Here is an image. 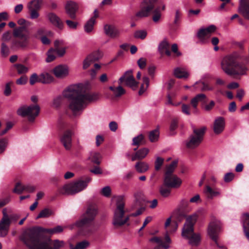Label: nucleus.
Wrapping results in <instances>:
<instances>
[{
  "label": "nucleus",
  "instance_id": "nucleus-9",
  "mask_svg": "<svg viewBox=\"0 0 249 249\" xmlns=\"http://www.w3.org/2000/svg\"><path fill=\"white\" fill-rule=\"evenodd\" d=\"M206 127L203 126L200 128H194L193 133L186 142V145L188 148H194L201 142Z\"/></svg>",
  "mask_w": 249,
  "mask_h": 249
},
{
  "label": "nucleus",
  "instance_id": "nucleus-7",
  "mask_svg": "<svg viewBox=\"0 0 249 249\" xmlns=\"http://www.w3.org/2000/svg\"><path fill=\"white\" fill-rule=\"evenodd\" d=\"M97 213V209L95 206H89L88 207L86 213L83 214V217L76 222V225L78 227H93L92 224Z\"/></svg>",
  "mask_w": 249,
  "mask_h": 249
},
{
  "label": "nucleus",
  "instance_id": "nucleus-42",
  "mask_svg": "<svg viewBox=\"0 0 249 249\" xmlns=\"http://www.w3.org/2000/svg\"><path fill=\"white\" fill-rule=\"evenodd\" d=\"M159 128H156L150 132L149 134V139L151 142H155L158 141L159 137Z\"/></svg>",
  "mask_w": 249,
  "mask_h": 249
},
{
  "label": "nucleus",
  "instance_id": "nucleus-18",
  "mask_svg": "<svg viewBox=\"0 0 249 249\" xmlns=\"http://www.w3.org/2000/svg\"><path fill=\"white\" fill-rule=\"evenodd\" d=\"M46 17L50 22L53 26L61 29L63 27V23L59 17L53 12L46 14Z\"/></svg>",
  "mask_w": 249,
  "mask_h": 249
},
{
  "label": "nucleus",
  "instance_id": "nucleus-56",
  "mask_svg": "<svg viewBox=\"0 0 249 249\" xmlns=\"http://www.w3.org/2000/svg\"><path fill=\"white\" fill-rule=\"evenodd\" d=\"M30 13V18L32 19H35L37 18L39 16V14L38 10L28 9Z\"/></svg>",
  "mask_w": 249,
  "mask_h": 249
},
{
  "label": "nucleus",
  "instance_id": "nucleus-32",
  "mask_svg": "<svg viewBox=\"0 0 249 249\" xmlns=\"http://www.w3.org/2000/svg\"><path fill=\"white\" fill-rule=\"evenodd\" d=\"M42 0H33L27 4L28 9L39 10L42 5Z\"/></svg>",
  "mask_w": 249,
  "mask_h": 249
},
{
  "label": "nucleus",
  "instance_id": "nucleus-51",
  "mask_svg": "<svg viewBox=\"0 0 249 249\" xmlns=\"http://www.w3.org/2000/svg\"><path fill=\"white\" fill-rule=\"evenodd\" d=\"M164 162V159L160 157H157L155 162V169L156 171H159Z\"/></svg>",
  "mask_w": 249,
  "mask_h": 249
},
{
  "label": "nucleus",
  "instance_id": "nucleus-46",
  "mask_svg": "<svg viewBox=\"0 0 249 249\" xmlns=\"http://www.w3.org/2000/svg\"><path fill=\"white\" fill-rule=\"evenodd\" d=\"M243 229H249V213H246L242 215Z\"/></svg>",
  "mask_w": 249,
  "mask_h": 249
},
{
  "label": "nucleus",
  "instance_id": "nucleus-55",
  "mask_svg": "<svg viewBox=\"0 0 249 249\" xmlns=\"http://www.w3.org/2000/svg\"><path fill=\"white\" fill-rule=\"evenodd\" d=\"M170 190L168 188L161 186L160 188V193L164 197H167L170 194Z\"/></svg>",
  "mask_w": 249,
  "mask_h": 249
},
{
  "label": "nucleus",
  "instance_id": "nucleus-29",
  "mask_svg": "<svg viewBox=\"0 0 249 249\" xmlns=\"http://www.w3.org/2000/svg\"><path fill=\"white\" fill-rule=\"evenodd\" d=\"M248 70V68L244 65H241L237 61V65H236L234 71L232 72V75H244L247 74V71Z\"/></svg>",
  "mask_w": 249,
  "mask_h": 249
},
{
  "label": "nucleus",
  "instance_id": "nucleus-24",
  "mask_svg": "<svg viewBox=\"0 0 249 249\" xmlns=\"http://www.w3.org/2000/svg\"><path fill=\"white\" fill-rule=\"evenodd\" d=\"M53 72L57 78H63L69 74V69L67 66L58 65L53 69Z\"/></svg>",
  "mask_w": 249,
  "mask_h": 249
},
{
  "label": "nucleus",
  "instance_id": "nucleus-43",
  "mask_svg": "<svg viewBox=\"0 0 249 249\" xmlns=\"http://www.w3.org/2000/svg\"><path fill=\"white\" fill-rule=\"evenodd\" d=\"M63 98H65L64 97H63V94L62 95H58L56 96H55L52 102V106L53 107L57 108L60 107V106L61 105Z\"/></svg>",
  "mask_w": 249,
  "mask_h": 249
},
{
  "label": "nucleus",
  "instance_id": "nucleus-35",
  "mask_svg": "<svg viewBox=\"0 0 249 249\" xmlns=\"http://www.w3.org/2000/svg\"><path fill=\"white\" fill-rule=\"evenodd\" d=\"M109 89L112 91L115 97H121L122 95L124 94L125 92V90L121 86L117 87L110 86Z\"/></svg>",
  "mask_w": 249,
  "mask_h": 249
},
{
  "label": "nucleus",
  "instance_id": "nucleus-16",
  "mask_svg": "<svg viewBox=\"0 0 249 249\" xmlns=\"http://www.w3.org/2000/svg\"><path fill=\"white\" fill-rule=\"evenodd\" d=\"M145 1H144L141 5L140 10L136 14V16L139 18H143L149 16L150 12L154 8L153 4H147L144 5Z\"/></svg>",
  "mask_w": 249,
  "mask_h": 249
},
{
  "label": "nucleus",
  "instance_id": "nucleus-47",
  "mask_svg": "<svg viewBox=\"0 0 249 249\" xmlns=\"http://www.w3.org/2000/svg\"><path fill=\"white\" fill-rule=\"evenodd\" d=\"M63 230V228L61 226H57L52 229H48L45 230V231L51 234H53L55 233H58L62 232Z\"/></svg>",
  "mask_w": 249,
  "mask_h": 249
},
{
  "label": "nucleus",
  "instance_id": "nucleus-40",
  "mask_svg": "<svg viewBox=\"0 0 249 249\" xmlns=\"http://www.w3.org/2000/svg\"><path fill=\"white\" fill-rule=\"evenodd\" d=\"M9 144V140L6 138H0V155L3 154L6 151Z\"/></svg>",
  "mask_w": 249,
  "mask_h": 249
},
{
  "label": "nucleus",
  "instance_id": "nucleus-49",
  "mask_svg": "<svg viewBox=\"0 0 249 249\" xmlns=\"http://www.w3.org/2000/svg\"><path fill=\"white\" fill-rule=\"evenodd\" d=\"M24 191H25V185H22L20 182L17 183L13 189V192L17 194H21Z\"/></svg>",
  "mask_w": 249,
  "mask_h": 249
},
{
  "label": "nucleus",
  "instance_id": "nucleus-21",
  "mask_svg": "<svg viewBox=\"0 0 249 249\" xmlns=\"http://www.w3.org/2000/svg\"><path fill=\"white\" fill-rule=\"evenodd\" d=\"M225 126V121L223 117H218L214 121L213 130L215 134H219L224 130Z\"/></svg>",
  "mask_w": 249,
  "mask_h": 249
},
{
  "label": "nucleus",
  "instance_id": "nucleus-10",
  "mask_svg": "<svg viewBox=\"0 0 249 249\" xmlns=\"http://www.w3.org/2000/svg\"><path fill=\"white\" fill-rule=\"evenodd\" d=\"M13 35L15 37L22 40V41H16L15 45L22 48L27 46L28 40L29 38V32L26 27L20 26L15 29Z\"/></svg>",
  "mask_w": 249,
  "mask_h": 249
},
{
  "label": "nucleus",
  "instance_id": "nucleus-6",
  "mask_svg": "<svg viewBox=\"0 0 249 249\" xmlns=\"http://www.w3.org/2000/svg\"><path fill=\"white\" fill-rule=\"evenodd\" d=\"M116 209L114 211L112 223L115 226H121L128 221L129 216L124 214L125 202L123 196L116 197Z\"/></svg>",
  "mask_w": 249,
  "mask_h": 249
},
{
  "label": "nucleus",
  "instance_id": "nucleus-63",
  "mask_svg": "<svg viewBox=\"0 0 249 249\" xmlns=\"http://www.w3.org/2000/svg\"><path fill=\"white\" fill-rule=\"evenodd\" d=\"M182 112L187 115H190L191 112H190V106L186 105V104H182V107H181Z\"/></svg>",
  "mask_w": 249,
  "mask_h": 249
},
{
  "label": "nucleus",
  "instance_id": "nucleus-37",
  "mask_svg": "<svg viewBox=\"0 0 249 249\" xmlns=\"http://www.w3.org/2000/svg\"><path fill=\"white\" fill-rule=\"evenodd\" d=\"M94 18H91L85 24L84 31L87 33H90L93 30L94 25L95 23Z\"/></svg>",
  "mask_w": 249,
  "mask_h": 249
},
{
  "label": "nucleus",
  "instance_id": "nucleus-28",
  "mask_svg": "<svg viewBox=\"0 0 249 249\" xmlns=\"http://www.w3.org/2000/svg\"><path fill=\"white\" fill-rule=\"evenodd\" d=\"M175 76L178 78H187L189 76V72L184 68H177L174 71Z\"/></svg>",
  "mask_w": 249,
  "mask_h": 249
},
{
  "label": "nucleus",
  "instance_id": "nucleus-30",
  "mask_svg": "<svg viewBox=\"0 0 249 249\" xmlns=\"http://www.w3.org/2000/svg\"><path fill=\"white\" fill-rule=\"evenodd\" d=\"M135 168L138 173H143L148 170L149 166L145 162L139 161L135 164Z\"/></svg>",
  "mask_w": 249,
  "mask_h": 249
},
{
  "label": "nucleus",
  "instance_id": "nucleus-38",
  "mask_svg": "<svg viewBox=\"0 0 249 249\" xmlns=\"http://www.w3.org/2000/svg\"><path fill=\"white\" fill-rule=\"evenodd\" d=\"M53 81V77L48 73H42L40 75L39 82L43 84H49Z\"/></svg>",
  "mask_w": 249,
  "mask_h": 249
},
{
  "label": "nucleus",
  "instance_id": "nucleus-15",
  "mask_svg": "<svg viewBox=\"0 0 249 249\" xmlns=\"http://www.w3.org/2000/svg\"><path fill=\"white\" fill-rule=\"evenodd\" d=\"M216 30V27L211 25L206 28L200 29L197 33V37L202 42H205L206 38L208 37L211 34Z\"/></svg>",
  "mask_w": 249,
  "mask_h": 249
},
{
  "label": "nucleus",
  "instance_id": "nucleus-13",
  "mask_svg": "<svg viewBox=\"0 0 249 249\" xmlns=\"http://www.w3.org/2000/svg\"><path fill=\"white\" fill-rule=\"evenodd\" d=\"M164 185L168 187L178 188L182 184V180L177 176L173 175L169 176H164Z\"/></svg>",
  "mask_w": 249,
  "mask_h": 249
},
{
  "label": "nucleus",
  "instance_id": "nucleus-19",
  "mask_svg": "<svg viewBox=\"0 0 249 249\" xmlns=\"http://www.w3.org/2000/svg\"><path fill=\"white\" fill-rule=\"evenodd\" d=\"M203 192L207 197L210 199L219 196L221 195L220 189L213 186H211L209 184L205 185Z\"/></svg>",
  "mask_w": 249,
  "mask_h": 249
},
{
  "label": "nucleus",
  "instance_id": "nucleus-25",
  "mask_svg": "<svg viewBox=\"0 0 249 249\" xmlns=\"http://www.w3.org/2000/svg\"><path fill=\"white\" fill-rule=\"evenodd\" d=\"M151 242H155L159 245L160 247L163 249H168L170 248V244L171 243V239L168 234L165 236V242L163 243L161 238L159 237H154L149 239Z\"/></svg>",
  "mask_w": 249,
  "mask_h": 249
},
{
  "label": "nucleus",
  "instance_id": "nucleus-11",
  "mask_svg": "<svg viewBox=\"0 0 249 249\" xmlns=\"http://www.w3.org/2000/svg\"><path fill=\"white\" fill-rule=\"evenodd\" d=\"M221 226V223L219 221L214 220L212 221L209 224L208 229V233L211 238L215 241L217 246L220 249H227L224 246H219L217 242L218 234L220 230Z\"/></svg>",
  "mask_w": 249,
  "mask_h": 249
},
{
  "label": "nucleus",
  "instance_id": "nucleus-50",
  "mask_svg": "<svg viewBox=\"0 0 249 249\" xmlns=\"http://www.w3.org/2000/svg\"><path fill=\"white\" fill-rule=\"evenodd\" d=\"M18 73L23 74L28 72L29 69L22 64H16L15 65Z\"/></svg>",
  "mask_w": 249,
  "mask_h": 249
},
{
  "label": "nucleus",
  "instance_id": "nucleus-8",
  "mask_svg": "<svg viewBox=\"0 0 249 249\" xmlns=\"http://www.w3.org/2000/svg\"><path fill=\"white\" fill-rule=\"evenodd\" d=\"M40 112L39 106L36 104L33 105L21 107L17 110V113L22 117L27 116L30 122H33Z\"/></svg>",
  "mask_w": 249,
  "mask_h": 249
},
{
  "label": "nucleus",
  "instance_id": "nucleus-61",
  "mask_svg": "<svg viewBox=\"0 0 249 249\" xmlns=\"http://www.w3.org/2000/svg\"><path fill=\"white\" fill-rule=\"evenodd\" d=\"M178 120L176 119H173L172 120L170 125V130L171 132H172V134H173V132L178 127Z\"/></svg>",
  "mask_w": 249,
  "mask_h": 249
},
{
  "label": "nucleus",
  "instance_id": "nucleus-62",
  "mask_svg": "<svg viewBox=\"0 0 249 249\" xmlns=\"http://www.w3.org/2000/svg\"><path fill=\"white\" fill-rule=\"evenodd\" d=\"M66 22L69 28L71 29H76L78 25V23L77 22L73 21L71 20H67Z\"/></svg>",
  "mask_w": 249,
  "mask_h": 249
},
{
  "label": "nucleus",
  "instance_id": "nucleus-31",
  "mask_svg": "<svg viewBox=\"0 0 249 249\" xmlns=\"http://www.w3.org/2000/svg\"><path fill=\"white\" fill-rule=\"evenodd\" d=\"M3 216L0 221V226L9 229L11 224L10 218L5 210L2 212Z\"/></svg>",
  "mask_w": 249,
  "mask_h": 249
},
{
  "label": "nucleus",
  "instance_id": "nucleus-26",
  "mask_svg": "<svg viewBox=\"0 0 249 249\" xmlns=\"http://www.w3.org/2000/svg\"><path fill=\"white\" fill-rule=\"evenodd\" d=\"M193 91H210L213 89V88L210 87L209 85L203 81L200 80L196 82L193 86Z\"/></svg>",
  "mask_w": 249,
  "mask_h": 249
},
{
  "label": "nucleus",
  "instance_id": "nucleus-14",
  "mask_svg": "<svg viewBox=\"0 0 249 249\" xmlns=\"http://www.w3.org/2000/svg\"><path fill=\"white\" fill-rule=\"evenodd\" d=\"M72 130H67L64 131L60 136V142L67 150H70L72 147Z\"/></svg>",
  "mask_w": 249,
  "mask_h": 249
},
{
  "label": "nucleus",
  "instance_id": "nucleus-17",
  "mask_svg": "<svg viewBox=\"0 0 249 249\" xmlns=\"http://www.w3.org/2000/svg\"><path fill=\"white\" fill-rule=\"evenodd\" d=\"M105 34L111 38H117L120 35V31L115 25L106 24L104 26Z\"/></svg>",
  "mask_w": 249,
  "mask_h": 249
},
{
  "label": "nucleus",
  "instance_id": "nucleus-53",
  "mask_svg": "<svg viewBox=\"0 0 249 249\" xmlns=\"http://www.w3.org/2000/svg\"><path fill=\"white\" fill-rule=\"evenodd\" d=\"M144 137L143 135L140 134L137 137L133 138L132 144L134 145H139L142 143Z\"/></svg>",
  "mask_w": 249,
  "mask_h": 249
},
{
  "label": "nucleus",
  "instance_id": "nucleus-57",
  "mask_svg": "<svg viewBox=\"0 0 249 249\" xmlns=\"http://www.w3.org/2000/svg\"><path fill=\"white\" fill-rule=\"evenodd\" d=\"M30 84L31 85H34L36 83L39 82V78L36 73H33L30 78Z\"/></svg>",
  "mask_w": 249,
  "mask_h": 249
},
{
  "label": "nucleus",
  "instance_id": "nucleus-5",
  "mask_svg": "<svg viewBox=\"0 0 249 249\" xmlns=\"http://www.w3.org/2000/svg\"><path fill=\"white\" fill-rule=\"evenodd\" d=\"M248 59L247 56H244L239 52L235 51L223 57L222 60L221 69L228 75H232L236 65H237V59Z\"/></svg>",
  "mask_w": 249,
  "mask_h": 249
},
{
  "label": "nucleus",
  "instance_id": "nucleus-22",
  "mask_svg": "<svg viewBox=\"0 0 249 249\" xmlns=\"http://www.w3.org/2000/svg\"><path fill=\"white\" fill-rule=\"evenodd\" d=\"M238 11L246 19L249 20V0H241Z\"/></svg>",
  "mask_w": 249,
  "mask_h": 249
},
{
  "label": "nucleus",
  "instance_id": "nucleus-44",
  "mask_svg": "<svg viewBox=\"0 0 249 249\" xmlns=\"http://www.w3.org/2000/svg\"><path fill=\"white\" fill-rule=\"evenodd\" d=\"M53 214V212L51 209L45 208L40 211L36 217V219L40 218H45L51 216Z\"/></svg>",
  "mask_w": 249,
  "mask_h": 249
},
{
  "label": "nucleus",
  "instance_id": "nucleus-23",
  "mask_svg": "<svg viewBox=\"0 0 249 249\" xmlns=\"http://www.w3.org/2000/svg\"><path fill=\"white\" fill-rule=\"evenodd\" d=\"M78 9V4L72 1H69L65 5V10L67 14L71 18H75V13Z\"/></svg>",
  "mask_w": 249,
  "mask_h": 249
},
{
  "label": "nucleus",
  "instance_id": "nucleus-59",
  "mask_svg": "<svg viewBox=\"0 0 249 249\" xmlns=\"http://www.w3.org/2000/svg\"><path fill=\"white\" fill-rule=\"evenodd\" d=\"M138 65L141 69H144L146 65V59L145 58H140L137 61Z\"/></svg>",
  "mask_w": 249,
  "mask_h": 249
},
{
  "label": "nucleus",
  "instance_id": "nucleus-2",
  "mask_svg": "<svg viewBox=\"0 0 249 249\" xmlns=\"http://www.w3.org/2000/svg\"><path fill=\"white\" fill-rule=\"evenodd\" d=\"M20 239L30 249H60L65 245L63 241L45 238L35 228L26 231Z\"/></svg>",
  "mask_w": 249,
  "mask_h": 249
},
{
  "label": "nucleus",
  "instance_id": "nucleus-60",
  "mask_svg": "<svg viewBox=\"0 0 249 249\" xmlns=\"http://www.w3.org/2000/svg\"><path fill=\"white\" fill-rule=\"evenodd\" d=\"M171 50L176 56L178 57L181 55L182 53L178 50V47L177 44H173L172 45Z\"/></svg>",
  "mask_w": 249,
  "mask_h": 249
},
{
  "label": "nucleus",
  "instance_id": "nucleus-20",
  "mask_svg": "<svg viewBox=\"0 0 249 249\" xmlns=\"http://www.w3.org/2000/svg\"><path fill=\"white\" fill-rule=\"evenodd\" d=\"M101 57L102 55L99 51H97L89 55L83 61V69L86 70L88 69L92 63L98 60Z\"/></svg>",
  "mask_w": 249,
  "mask_h": 249
},
{
  "label": "nucleus",
  "instance_id": "nucleus-41",
  "mask_svg": "<svg viewBox=\"0 0 249 249\" xmlns=\"http://www.w3.org/2000/svg\"><path fill=\"white\" fill-rule=\"evenodd\" d=\"M89 245V243L87 240H84L78 243L74 247L71 244H70V249H85Z\"/></svg>",
  "mask_w": 249,
  "mask_h": 249
},
{
  "label": "nucleus",
  "instance_id": "nucleus-64",
  "mask_svg": "<svg viewBox=\"0 0 249 249\" xmlns=\"http://www.w3.org/2000/svg\"><path fill=\"white\" fill-rule=\"evenodd\" d=\"M234 174L232 173H226L224 178V181L226 182H229L231 181L234 178Z\"/></svg>",
  "mask_w": 249,
  "mask_h": 249
},
{
  "label": "nucleus",
  "instance_id": "nucleus-48",
  "mask_svg": "<svg viewBox=\"0 0 249 249\" xmlns=\"http://www.w3.org/2000/svg\"><path fill=\"white\" fill-rule=\"evenodd\" d=\"M147 33L145 30H138L134 33V36L136 38L144 39L147 36Z\"/></svg>",
  "mask_w": 249,
  "mask_h": 249
},
{
  "label": "nucleus",
  "instance_id": "nucleus-52",
  "mask_svg": "<svg viewBox=\"0 0 249 249\" xmlns=\"http://www.w3.org/2000/svg\"><path fill=\"white\" fill-rule=\"evenodd\" d=\"M47 57L46 59L47 62H50L55 58L54 55V50L51 49H50L47 53Z\"/></svg>",
  "mask_w": 249,
  "mask_h": 249
},
{
  "label": "nucleus",
  "instance_id": "nucleus-27",
  "mask_svg": "<svg viewBox=\"0 0 249 249\" xmlns=\"http://www.w3.org/2000/svg\"><path fill=\"white\" fill-rule=\"evenodd\" d=\"M149 153V149L147 148H143L139 150L134 155L132 156V161L136 160H142L145 158Z\"/></svg>",
  "mask_w": 249,
  "mask_h": 249
},
{
  "label": "nucleus",
  "instance_id": "nucleus-12",
  "mask_svg": "<svg viewBox=\"0 0 249 249\" xmlns=\"http://www.w3.org/2000/svg\"><path fill=\"white\" fill-rule=\"evenodd\" d=\"M119 81L120 84L124 82L126 86L131 88L133 90H135L138 86L139 83L136 81L133 77L132 70L126 71L124 74L120 78Z\"/></svg>",
  "mask_w": 249,
  "mask_h": 249
},
{
  "label": "nucleus",
  "instance_id": "nucleus-4",
  "mask_svg": "<svg viewBox=\"0 0 249 249\" xmlns=\"http://www.w3.org/2000/svg\"><path fill=\"white\" fill-rule=\"evenodd\" d=\"M91 180V178L88 176L80 178L76 180L64 185L60 192L63 194L74 195L85 190Z\"/></svg>",
  "mask_w": 249,
  "mask_h": 249
},
{
  "label": "nucleus",
  "instance_id": "nucleus-39",
  "mask_svg": "<svg viewBox=\"0 0 249 249\" xmlns=\"http://www.w3.org/2000/svg\"><path fill=\"white\" fill-rule=\"evenodd\" d=\"M149 85V79L147 76H143L142 77V83L140 89L139 91L140 95L143 94L147 89Z\"/></svg>",
  "mask_w": 249,
  "mask_h": 249
},
{
  "label": "nucleus",
  "instance_id": "nucleus-34",
  "mask_svg": "<svg viewBox=\"0 0 249 249\" xmlns=\"http://www.w3.org/2000/svg\"><path fill=\"white\" fill-rule=\"evenodd\" d=\"M178 162V160H174L170 164L166 166L165 176L173 175V173L177 166Z\"/></svg>",
  "mask_w": 249,
  "mask_h": 249
},
{
  "label": "nucleus",
  "instance_id": "nucleus-1",
  "mask_svg": "<svg viewBox=\"0 0 249 249\" xmlns=\"http://www.w3.org/2000/svg\"><path fill=\"white\" fill-rule=\"evenodd\" d=\"M62 94L69 100L68 108L74 116L80 115L88 102L99 98L97 93L87 92V86L81 83L69 86L63 90Z\"/></svg>",
  "mask_w": 249,
  "mask_h": 249
},
{
  "label": "nucleus",
  "instance_id": "nucleus-58",
  "mask_svg": "<svg viewBox=\"0 0 249 249\" xmlns=\"http://www.w3.org/2000/svg\"><path fill=\"white\" fill-rule=\"evenodd\" d=\"M1 53L3 56H6L9 53V50L7 46L4 43L1 44Z\"/></svg>",
  "mask_w": 249,
  "mask_h": 249
},
{
  "label": "nucleus",
  "instance_id": "nucleus-45",
  "mask_svg": "<svg viewBox=\"0 0 249 249\" xmlns=\"http://www.w3.org/2000/svg\"><path fill=\"white\" fill-rule=\"evenodd\" d=\"M161 18V14L159 8H157L153 11L152 19L155 23L159 22Z\"/></svg>",
  "mask_w": 249,
  "mask_h": 249
},
{
  "label": "nucleus",
  "instance_id": "nucleus-36",
  "mask_svg": "<svg viewBox=\"0 0 249 249\" xmlns=\"http://www.w3.org/2000/svg\"><path fill=\"white\" fill-rule=\"evenodd\" d=\"M101 158V155L99 152L92 151L90 152L89 158L92 162L99 164L100 163V160Z\"/></svg>",
  "mask_w": 249,
  "mask_h": 249
},
{
  "label": "nucleus",
  "instance_id": "nucleus-33",
  "mask_svg": "<svg viewBox=\"0 0 249 249\" xmlns=\"http://www.w3.org/2000/svg\"><path fill=\"white\" fill-rule=\"evenodd\" d=\"M206 99V96L203 93L197 94L191 101V104L194 108H196L198 102H202Z\"/></svg>",
  "mask_w": 249,
  "mask_h": 249
},
{
  "label": "nucleus",
  "instance_id": "nucleus-54",
  "mask_svg": "<svg viewBox=\"0 0 249 249\" xmlns=\"http://www.w3.org/2000/svg\"><path fill=\"white\" fill-rule=\"evenodd\" d=\"M111 190L108 186L103 187L101 190V194L105 197H109L110 196Z\"/></svg>",
  "mask_w": 249,
  "mask_h": 249
},
{
  "label": "nucleus",
  "instance_id": "nucleus-3",
  "mask_svg": "<svg viewBox=\"0 0 249 249\" xmlns=\"http://www.w3.org/2000/svg\"><path fill=\"white\" fill-rule=\"evenodd\" d=\"M196 219L197 215L196 214L188 216L182 230V236L183 238L189 239V243L192 246L198 245L201 240L199 234L194 233L193 227Z\"/></svg>",
  "mask_w": 249,
  "mask_h": 249
}]
</instances>
